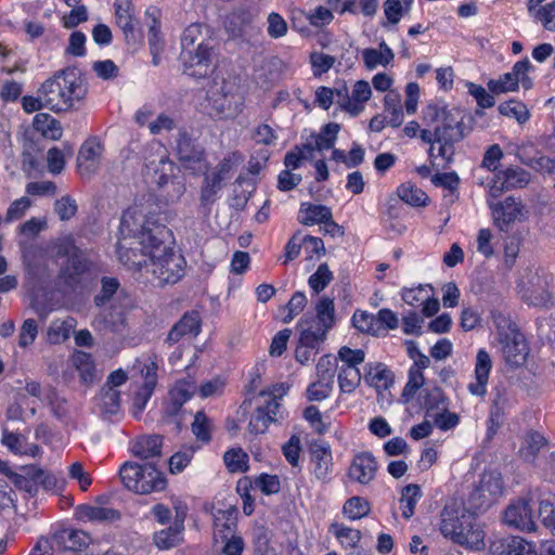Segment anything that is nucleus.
I'll use <instances>...</instances> for the list:
<instances>
[{
	"label": "nucleus",
	"mask_w": 555,
	"mask_h": 555,
	"mask_svg": "<svg viewBox=\"0 0 555 555\" xmlns=\"http://www.w3.org/2000/svg\"><path fill=\"white\" fill-rule=\"evenodd\" d=\"M119 233L117 254L125 267L151 273L160 286L183 278L186 261L171 246L172 232L165 224L145 220L137 209L129 208L120 218Z\"/></svg>",
	"instance_id": "f257e3e1"
},
{
	"label": "nucleus",
	"mask_w": 555,
	"mask_h": 555,
	"mask_svg": "<svg viewBox=\"0 0 555 555\" xmlns=\"http://www.w3.org/2000/svg\"><path fill=\"white\" fill-rule=\"evenodd\" d=\"M38 92L43 94L46 108L62 113L75 108L85 99L87 86L76 69L67 68L47 79Z\"/></svg>",
	"instance_id": "f03ea898"
},
{
	"label": "nucleus",
	"mask_w": 555,
	"mask_h": 555,
	"mask_svg": "<svg viewBox=\"0 0 555 555\" xmlns=\"http://www.w3.org/2000/svg\"><path fill=\"white\" fill-rule=\"evenodd\" d=\"M53 249L57 258H67L59 272V282L74 291L90 271L91 262L85 253L76 246L72 235L59 237L53 243Z\"/></svg>",
	"instance_id": "7ed1b4c3"
},
{
	"label": "nucleus",
	"mask_w": 555,
	"mask_h": 555,
	"mask_svg": "<svg viewBox=\"0 0 555 555\" xmlns=\"http://www.w3.org/2000/svg\"><path fill=\"white\" fill-rule=\"evenodd\" d=\"M440 531L444 538L468 548L483 547L485 531L473 514L443 516Z\"/></svg>",
	"instance_id": "20e7f679"
},
{
	"label": "nucleus",
	"mask_w": 555,
	"mask_h": 555,
	"mask_svg": "<svg viewBox=\"0 0 555 555\" xmlns=\"http://www.w3.org/2000/svg\"><path fill=\"white\" fill-rule=\"evenodd\" d=\"M122 485L139 494H150L166 489L167 479L154 465L127 462L119 469Z\"/></svg>",
	"instance_id": "39448f33"
},
{
	"label": "nucleus",
	"mask_w": 555,
	"mask_h": 555,
	"mask_svg": "<svg viewBox=\"0 0 555 555\" xmlns=\"http://www.w3.org/2000/svg\"><path fill=\"white\" fill-rule=\"evenodd\" d=\"M550 276L540 271L528 270L517 283L518 294L528 306L548 308L553 305L550 293Z\"/></svg>",
	"instance_id": "423d86ee"
},
{
	"label": "nucleus",
	"mask_w": 555,
	"mask_h": 555,
	"mask_svg": "<svg viewBox=\"0 0 555 555\" xmlns=\"http://www.w3.org/2000/svg\"><path fill=\"white\" fill-rule=\"evenodd\" d=\"M151 149L155 151V157L150 156L146 158L147 171L155 173V182L159 185H169L173 194L170 195V201H178L185 192V185L179 181L171 179L170 175L173 170V163L169 159L166 147L159 142H152Z\"/></svg>",
	"instance_id": "0eeeda50"
},
{
	"label": "nucleus",
	"mask_w": 555,
	"mask_h": 555,
	"mask_svg": "<svg viewBox=\"0 0 555 555\" xmlns=\"http://www.w3.org/2000/svg\"><path fill=\"white\" fill-rule=\"evenodd\" d=\"M531 64L528 59L518 61L512 67V70L505 73L496 79H490L487 83L488 90L495 95L518 91L519 86L525 90L532 87V81L528 76Z\"/></svg>",
	"instance_id": "6e6552de"
},
{
	"label": "nucleus",
	"mask_w": 555,
	"mask_h": 555,
	"mask_svg": "<svg viewBox=\"0 0 555 555\" xmlns=\"http://www.w3.org/2000/svg\"><path fill=\"white\" fill-rule=\"evenodd\" d=\"M176 152L182 167L194 175L208 169L204 147L196 143L185 130H180L178 133Z\"/></svg>",
	"instance_id": "1a4fd4ad"
},
{
	"label": "nucleus",
	"mask_w": 555,
	"mask_h": 555,
	"mask_svg": "<svg viewBox=\"0 0 555 555\" xmlns=\"http://www.w3.org/2000/svg\"><path fill=\"white\" fill-rule=\"evenodd\" d=\"M180 60L186 75L194 78H204L212 70V48L202 41L196 48L181 50Z\"/></svg>",
	"instance_id": "9d476101"
},
{
	"label": "nucleus",
	"mask_w": 555,
	"mask_h": 555,
	"mask_svg": "<svg viewBox=\"0 0 555 555\" xmlns=\"http://www.w3.org/2000/svg\"><path fill=\"white\" fill-rule=\"evenodd\" d=\"M22 260L26 278L34 283H42L50 278L48 251L37 244L22 246Z\"/></svg>",
	"instance_id": "9b49d317"
},
{
	"label": "nucleus",
	"mask_w": 555,
	"mask_h": 555,
	"mask_svg": "<svg viewBox=\"0 0 555 555\" xmlns=\"http://www.w3.org/2000/svg\"><path fill=\"white\" fill-rule=\"evenodd\" d=\"M371 96L372 88L366 80L356 81L350 93L345 85L336 90V103L351 116L361 114Z\"/></svg>",
	"instance_id": "f8f14e48"
},
{
	"label": "nucleus",
	"mask_w": 555,
	"mask_h": 555,
	"mask_svg": "<svg viewBox=\"0 0 555 555\" xmlns=\"http://www.w3.org/2000/svg\"><path fill=\"white\" fill-rule=\"evenodd\" d=\"M463 138V126L460 121L444 120L436 127L437 156L444 162L442 167L450 164L454 155L453 143Z\"/></svg>",
	"instance_id": "ddd939ff"
},
{
	"label": "nucleus",
	"mask_w": 555,
	"mask_h": 555,
	"mask_svg": "<svg viewBox=\"0 0 555 555\" xmlns=\"http://www.w3.org/2000/svg\"><path fill=\"white\" fill-rule=\"evenodd\" d=\"M298 221L308 227L323 224L324 231L332 235L339 232V225L334 222L331 208L325 205L301 203Z\"/></svg>",
	"instance_id": "4468645a"
},
{
	"label": "nucleus",
	"mask_w": 555,
	"mask_h": 555,
	"mask_svg": "<svg viewBox=\"0 0 555 555\" xmlns=\"http://www.w3.org/2000/svg\"><path fill=\"white\" fill-rule=\"evenodd\" d=\"M103 152L104 145L96 137L82 143L77 156V169L82 177H90L99 170Z\"/></svg>",
	"instance_id": "2eb2a0df"
},
{
	"label": "nucleus",
	"mask_w": 555,
	"mask_h": 555,
	"mask_svg": "<svg viewBox=\"0 0 555 555\" xmlns=\"http://www.w3.org/2000/svg\"><path fill=\"white\" fill-rule=\"evenodd\" d=\"M504 524L514 529L531 532L537 528L529 500L519 499L512 502L504 511Z\"/></svg>",
	"instance_id": "dca6fc26"
},
{
	"label": "nucleus",
	"mask_w": 555,
	"mask_h": 555,
	"mask_svg": "<svg viewBox=\"0 0 555 555\" xmlns=\"http://www.w3.org/2000/svg\"><path fill=\"white\" fill-rule=\"evenodd\" d=\"M494 224L500 231H506L511 223L522 215V205L515 197L508 196L504 201H488Z\"/></svg>",
	"instance_id": "f3484780"
},
{
	"label": "nucleus",
	"mask_w": 555,
	"mask_h": 555,
	"mask_svg": "<svg viewBox=\"0 0 555 555\" xmlns=\"http://www.w3.org/2000/svg\"><path fill=\"white\" fill-rule=\"evenodd\" d=\"M492 371V359L486 349H479L476 354L473 380L467 385V390L476 397H485Z\"/></svg>",
	"instance_id": "a211bd4d"
},
{
	"label": "nucleus",
	"mask_w": 555,
	"mask_h": 555,
	"mask_svg": "<svg viewBox=\"0 0 555 555\" xmlns=\"http://www.w3.org/2000/svg\"><path fill=\"white\" fill-rule=\"evenodd\" d=\"M325 338L326 337H324L323 334L313 332V327L302 328L295 349L296 361L301 365H306L314 361L320 351V346Z\"/></svg>",
	"instance_id": "6ab92c4d"
},
{
	"label": "nucleus",
	"mask_w": 555,
	"mask_h": 555,
	"mask_svg": "<svg viewBox=\"0 0 555 555\" xmlns=\"http://www.w3.org/2000/svg\"><path fill=\"white\" fill-rule=\"evenodd\" d=\"M377 467V461L372 453L361 452L353 456L347 474L350 480L366 486L374 480Z\"/></svg>",
	"instance_id": "aec40b11"
},
{
	"label": "nucleus",
	"mask_w": 555,
	"mask_h": 555,
	"mask_svg": "<svg viewBox=\"0 0 555 555\" xmlns=\"http://www.w3.org/2000/svg\"><path fill=\"white\" fill-rule=\"evenodd\" d=\"M498 341L506 363L515 366L525 363L528 347L524 335L519 331L507 336L506 339H499Z\"/></svg>",
	"instance_id": "412c9836"
},
{
	"label": "nucleus",
	"mask_w": 555,
	"mask_h": 555,
	"mask_svg": "<svg viewBox=\"0 0 555 555\" xmlns=\"http://www.w3.org/2000/svg\"><path fill=\"white\" fill-rule=\"evenodd\" d=\"M196 391V385L192 380H178L169 390L168 401L165 403L164 413L167 416L178 414L182 405L189 401Z\"/></svg>",
	"instance_id": "4be33fe9"
},
{
	"label": "nucleus",
	"mask_w": 555,
	"mask_h": 555,
	"mask_svg": "<svg viewBox=\"0 0 555 555\" xmlns=\"http://www.w3.org/2000/svg\"><path fill=\"white\" fill-rule=\"evenodd\" d=\"M330 532L336 538L347 555H361L362 533L360 530L340 522H334L330 526Z\"/></svg>",
	"instance_id": "5701e85b"
},
{
	"label": "nucleus",
	"mask_w": 555,
	"mask_h": 555,
	"mask_svg": "<svg viewBox=\"0 0 555 555\" xmlns=\"http://www.w3.org/2000/svg\"><path fill=\"white\" fill-rule=\"evenodd\" d=\"M312 473L317 479L326 481L333 467L332 452L328 446L317 444L311 450Z\"/></svg>",
	"instance_id": "b1692460"
},
{
	"label": "nucleus",
	"mask_w": 555,
	"mask_h": 555,
	"mask_svg": "<svg viewBox=\"0 0 555 555\" xmlns=\"http://www.w3.org/2000/svg\"><path fill=\"white\" fill-rule=\"evenodd\" d=\"M315 317H317V325L313 328V332H318V334H323L326 337L327 332L335 324V304L334 299L327 296H322L319 298L315 304Z\"/></svg>",
	"instance_id": "393cba45"
},
{
	"label": "nucleus",
	"mask_w": 555,
	"mask_h": 555,
	"mask_svg": "<svg viewBox=\"0 0 555 555\" xmlns=\"http://www.w3.org/2000/svg\"><path fill=\"white\" fill-rule=\"evenodd\" d=\"M254 17L255 15L250 9L237 8L225 17L224 28L231 37H242L253 23Z\"/></svg>",
	"instance_id": "a878e982"
},
{
	"label": "nucleus",
	"mask_w": 555,
	"mask_h": 555,
	"mask_svg": "<svg viewBox=\"0 0 555 555\" xmlns=\"http://www.w3.org/2000/svg\"><path fill=\"white\" fill-rule=\"evenodd\" d=\"M361 54L363 64L369 70H373L378 66L387 67L395 59L392 50L385 41L379 43L378 49H363Z\"/></svg>",
	"instance_id": "bb28decb"
},
{
	"label": "nucleus",
	"mask_w": 555,
	"mask_h": 555,
	"mask_svg": "<svg viewBox=\"0 0 555 555\" xmlns=\"http://www.w3.org/2000/svg\"><path fill=\"white\" fill-rule=\"evenodd\" d=\"M420 404L426 410L427 416H433L434 412L447 410L448 399L440 387H427L421 390L418 397Z\"/></svg>",
	"instance_id": "cd10ccee"
},
{
	"label": "nucleus",
	"mask_w": 555,
	"mask_h": 555,
	"mask_svg": "<svg viewBox=\"0 0 555 555\" xmlns=\"http://www.w3.org/2000/svg\"><path fill=\"white\" fill-rule=\"evenodd\" d=\"M383 102L385 122L392 128L400 127L404 118L400 93L398 91H389L384 96Z\"/></svg>",
	"instance_id": "c85d7f7f"
},
{
	"label": "nucleus",
	"mask_w": 555,
	"mask_h": 555,
	"mask_svg": "<svg viewBox=\"0 0 555 555\" xmlns=\"http://www.w3.org/2000/svg\"><path fill=\"white\" fill-rule=\"evenodd\" d=\"M201 331V321L197 312L185 313L170 330L167 340L178 343L185 335L196 336Z\"/></svg>",
	"instance_id": "c756f323"
},
{
	"label": "nucleus",
	"mask_w": 555,
	"mask_h": 555,
	"mask_svg": "<svg viewBox=\"0 0 555 555\" xmlns=\"http://www.w3.org/2000/svg\"><path fill=\"white\" fill-rule=\"evenodd\" d=\"M365 382L377 390H387L393 384V374L383 363H370L366 365Z\"/></svg>",
	"instance_id": "7c9ffc66"
},
{
	"label": "nucleus",
	"mask_w": 555,
	"mask_h": 555,
	"mask_svg": "<svg viewBox=\"0 0 555 555\" xmlns=\"http://www.w3.org/2000/svg\"><path fill=\"white\" fill-rule=\"evenodd\" d=\"M183 520L176 521L173 526L156 531L153 535L154 544L158 550L165 551L177 546L182 541Z\"/></svg>",
	"instance_id": "2f4dec72"
},
{
	"label": "nucleus",
	"mask_w": 555,
	"mask_h": 555,
	"mask_svg": "<svg viewBox=\"0 0 555 555\" xmlns=\"http://www.w3.org/2000/svg\"><path fill=\"white\" fill-rule=\"evenodd\" d=\"M95 401L105 418L116 415L120 410V392L113 387H103Z\"/></svg>",
	"instance_id": "473e14b6"
},
{
	"label": "nucleus",
	"mask_w": 555,
	"mask_h": 555,
	"mask_svg": "<svg viewBox=\"0 0 555 555\" xmlns=\"http://www.w3.org/2000/svg\"><path fill=\"white\" fill-rule=\"evenodd\" d=\"M162 444L160 436H143L135 440L131 450L135 456L149 460L160 455Z\"/></svg>",
	"instance_id": "72a5a7b5"
},
{
	"label": "nucleus",
	"mask_w": 555,
	"mask_h": 555,
	"mask_svg": "<svg viewBox=\"0 0 555 555\" xmlns=\"http://www.w3.org/2000/svg\"><path fill=\"white\" fill-rule=\"evenodd\" d=\"M76 325L77 321L73 317L52 321L47 332L49 343L53 345L64 343L70 337Z\"/></svg>",
	"instance_id": "f704fd0d"
},
{
	"label": "nucleus",
	"mask_w": 555,
	"mask_h": 555,
	"mask_svg": "<svg viewBox=\"0 0 555 555\" xmlns=\"http://www.w3.org/2000/svg\"><path fill=\"white\" fill-rule=\"evenodd\" d=\"M422 498V490L418 485L410 483L402 488L399 499V508L404 519H410L414 513L418 501Z\"/></svg>",
	"instance_id": "c9c22d12"
},
{
	"label": "nucleus",
	"mask_w": 555,
	"mask_h": 555,
	"mask_svg": "<svg viewBox=\"0 0 555 555\" xmlns=\"http://www.w3.org/2000/svg\"><path fill=\"white\" fill-rule=\"evenodd\" d=\"M115 16L118 27L126 36L134 31L133 11L134 7L131 0H115Z\"/></svg>",
	"instance_id": "e433bc0d"
},
{
	"label": "nucleus",
	"mask_w": 555,
	"mask_h": 555,
	"mask_svg": "<svg viewBox=\"0 0 555 555\" xmlns=\"http://www.w3.org/2000/svg\"><path fill=\"white\" fill-rule=\"evenodd\" d=\"M100 319L114 333L122 334L128 327L126 311L121 307L112 305L103 308Z\"/></svg>",
	"instance_id": "4c0bfd02"
},
{
	"label": "nucleus",
	"mask_w": 555,
	"mask_h": 555,
	"mask_svg": "<svg viewBox=\"0 0 555 555\" xmlns=\"http://www.w3.org/2000/svg\"><path fill=\"white\" fill-rule=\"evenodd\" d=\"M33 126L36 131L52 140H59L63 133L60 121L47 113L36 114Z\"/></svg>",
	"instance_id": "58836bf2"
},
{
	"label": "nucleus",
	"mask_w": 555,
	"mask_h": 555,
	"mask_svg": "<svg viewBox=\"0 0 555 555\" xmlns=\"http://www.w3.org/2000/svg\"><path fill=\"white\" fill-rule=\"evenodd\" d=\"M78 517L89 521H114L119 519V513L111 507L95 505H80L78 507Z\"/></svg>",
	"instance_id": "ea45409f"
},
{
	"label": "nucleus",
	"mask_w": 555,
	"mask_h": 555,
	"mask_svg": "<svg viewBox=\"0 0 555 555\" xmlns=\"http://www.w3.org/2000/svg\"><path fill=\"white\" fill-rule=\"evenodd\" d=\"M341 513L348 520H360L371 513V504L363 496H351L344 503Z\"/></svg>",
	"instance_id": "a19ab883"
},
{
	"label": "nucleus",
	"mask_w": 555,
	"mask_h": 555,
	"mask_svg": "<svg viewBox=\"0 0 555 555\" xmlns=\"http://www.w3.org/2000/svg\"><path fill=\"white\" fill-rule=\"evenodd\" d=\"M337 369V358L333 354H324L315 365V379L320 383H326L334 388Z\"/></svg>",
	"instance_id": "79ce46f5"
},
{
	"label": "nucleus",
	"mask_w": 555,
	"mask_h": 555,
	"mask_svg": "<svg viewBox=\"0 0 555 555\" xmlns=\"http://www.w3.org/2000/svg\"><path fill=\"white\" fill-rule=\"evenodd\" d=\"M399 198L410 206L422 207L426 206L428 202L427 194L411 182H405L397 188Z\"/></svg>",
	"instance_id": "37998d69"
},
{
	"label": "nucleus",
	"mask_w": 555,
	"mask_h": 555,
	"mask_svg": "<svg viewBox=\"0 0 555 555\" xmlns=\"http://www.w3.org/2000/svg\"><path fill=\"white\" fill-rule=\"evenodd\" d=\"M223 181L224 179L214 175L212 172L205 176L203 185L201 188L202 206L208 207L217 201L218 193L222 189Z\"/></svg>",
	"instance_id": "c03bdc74"
},
{
	"label": "nucleus",
	"mask_w": 555,
	"mask_h": 555,
	"mask_svg": "<svg viewBox=\"0 0 555 555\" xmlns=\"http://www.w3.org/2000/svg\"><path fill=\"white\" fill-rule=\"evenodd\" d=\"M215 516V535L222 539L223 534L230 537L236 530V512L234 509H219Z\"/></svg>",
	"instance_id": "a18cd8bd"
},
{
	"label": "nucleus",
	"mask_w": 555,
	"mask_h": 555,
	"mask_svg": "<svg viewBox=\"0 0 555 555\" xmlns=\"http://www.w3.org/2000/svg\"><path fill=\"white\" fill-rule=\"evenodd\" d=\"M223 462L230 473H245L249 468V456L240 447L231 448L223 454Z\"/></svg>",
	"instance_id": "49530a36"
},
{
	"label": "nucleus",
	"mask_w": 555,
	"mask_h": 555,
	"mask_svg": "<svg viewBox=\"0 0 555 555\" xmlns=\"http://www.w3.org/2000/svg\"><path fill=\"white\" fill-rule=\"evenodd\" d=\"M496 177H499L508 189L521 188L529 182L528 172L518 166L498 171Z\"/></svg>",
	"instance_id": "de8ad7c7"
},
{
	"label": "nucleus",
	"mask_w": 555,
	"mask_h": 555,
	"mask_svg": "<svg viewBox=\"0 0 555 555\" xmlns=\"http://www.w3.org/2000/svg\"><path fill=\"white\" fill-rule=\"evenodd\" d=\"M479 491L482 496L488 493L490 499H495L503 493V480L496 472L485 473L480 480Z\"/></svg>",
	"instance_id": "09e8293b"
},
{
	"label": "nucleus",
	"mask_w": 555,
	"mask_h": 555,
	"mask_svg": "<svg viewBox=\"0 0 555 555\" xmlns=\"http://www.w3.org/2000/svg\"><path fill=\"white\" fill-rule=\"evenodd\" d=\"M337 379L340 391L344 393H351L361 383V372L359 369L340 366Z\"/></svg>",
	"instance_id": "8fccbe9b"
},
{
	"label": "nucleus",
	"mask_w": 555,
	"mask_h": 555,
	"mask_svg": "<svg viewBox=\"0 0 555 555\" xmlns=\"http://www.w3.org/2000/svg\"><path fill=\"white\" fill-rule=\"evenodd\" d=\"M352 325L361 333L378 335L376 315L363 310L354 311L351 318Z\"/></svg>",
	"instance_id": "3c124183"
},
{
	"label": "nucleus",
	"mask_w": 555,
	"mask_h": 555,
	"mask_svg": "<svg viewBox=\"0 0 555 555\" xmlns=\"http://www.w3.org/2000/svg\"><path fill=\"white\" fill-rule=\"evenodd\" d=\"M340 130V126L335 122L326 124L322 127L319 134L314 139V147L318 151L331 150L334 147L337 140V134Z\"/></svg>",
	"instance_id": "603ef678"
},
{
	"label": "nucleus",
	"mask_w": 555,
	"mask_h": 555,
	"mask_svg": "<svg viewBox=\"0 0 555 555\" xmlns=\"http://www.w3.org/2000/svg\"><path fill=\"white\" fill-rule=\"evenodd\" d=\"M503 555H539L531 542L520 538L511 537L505 541Z\"/></svg>",
	"instance_id": "864d4df0"
},
{
	"label": "nucleus",
	"mask_w": 555,
	"mask_h": 555,
	"mask_svg": "<svg viewBox=\"0 0 555 555\" xmlns=\"http://www.w3.org/2000/svg\"><path fill=\"white\" fill-rule=\"evenodd\" d=\"M191 429L198 441L208 443L211 440L212 424L203 411L195 414Z\"/></svg>",
	"instance_id": "5fc2aeb1"
},
{
	"label": "nucleus",
	"mask_w": 555,
	"mask_h": 555,
	"mask_svg": "<svg viewBox=\"0 0 555 555\" xmlns=\"http://www.w3.org/2000/svg\"><path fill=\"white\" fill-rule=\"evenodd\" d=\"M119 288V282L115 278L104 276L101 280V291L94 297V305L98 308H105Z\"/></svg>",
	"instance_id": "6e6d98bb"
},
{
	"label": "nucleus",
	"mask_w": 555,
	"mask_h": 555,
	"mask_svg": "<svg viewBox=\"0 0 555 555\" xmlns=\"http://www.w3.org/2000/svg\"><path fill=\"white\" fill-rule=\"evenodd\" d=\"M73 364L79 371L85 383L91 382L94 376V363L92 356L85 351H76L73 354Z\"/></svg>",
	"instance_id": "4d7b16f0"
},
{
	"label": "nucleus",
	"mask_w": 555,
	"mask_h": 555,
	"mask_svg": "<svg viewBox=\"0 0 555 555\" xmlns=\"http://www.w3.org/2000/svg\"><path fill=\"white\" fill-rule=\"evenodd\" d=\"M433 287L429 284L418 285L417 287L405 288L402 291V300L412 307H422L425 300H427L433 292Z\"/></svg>",
	"instance_id": "13d9d810"
},
{
	"label": "nucleus",
	"mask_w": 555,
	"mask_h": 555,
	"mask_svg": "<svg viewBox=\"0 0 555 555\" xmlns=\"http://www.w3.org/2000/svg\"><path fill=\"white\" fill-rule=\"evenodd\" d=\"M498 109L500 114L507 117H513L519 124L526 122L530 117L529 111L527 109L526 105L516 100H509L501 103Z\"/></svg>",
	"instance_id": "bf43d9fd"
},
{
	"label": "nucleus",
	"mask_w": 555,
	"mask_h": 555,
	"mask_svg": "<svg viewBox=\"0 0 555 555\" xmlns=\"http://www.w3.org/2000/svg\"><path fill=\"white\" fill-rule=\"evenodd\" d=\"M491 318L496 330L498 340L506 339L507 336L519 331L511 318L501 311H492Z\"/></svg>",
	"instance_id": "052dcab7"
},
{
	"label": "nucleus",
	"mask_w": 555,
	"mask_h": 555,
	"mask_svg": "<svg viewBox=\"0 0 555 555\" xmlns=\"http://www.w3.org/2000/svg\"><path fill=\"white\" fill-rule=\"evenodd\" d=\"M465 87L469 95L475 99L477 105L480 108H491L494 106V94H492L490 91H487L482 86L472 81H466Z\"/></svg>",
	"instance_id": "680f3d73"
},
{
	"label": "nucleus",
	"mask_w": 555,
	"mask_h": 555,
	"mask_svg": "<svg viewBox=\"0 0 555 555\" xmlns=\"http://www.w3.org/2000/svg\"><path fill=\"white\" fill-rule=\"evenodd\" d=\"M333 280V273L326 263L318 267L317 271L308 280L309 287L315 294L321 293Z\"/></svg>",
	"instance_id": "e2e57ef3"
},
{
	"label": "nucleus",
	"mask_w": 555,
	"mask_h": 555,
	"mask_svg": "<svg viewBox=\"0 0 555 555\" xmlns=\"http://www.w3.org/2000/svg\"><path fill=\"white\" fill-rule=\"evenodd\" d=\"M282 453L288 464L300 472L299 459L301 453V441L297 435H292L288 441L282 446Z\"/></svg>",
	"instance_id": "0e129e2a"
},
{
	"label": "nucleus",
	"mask_w": 555,
	"mask_h": 555,
	"mask_svg": "<svg viewBox=\"0 0 555 555\" xmlns=\"http://www.w3.org/2000/svg\"><path fill=\"white\" fill-rule=\"evenodd\" d=\"M251 139L256 144L274 146L279 135L275 129H273L270 125L262 122L254 128L251 132Z\"/></svg>",
	"instance_id": "69168bd1"
},
{
	"label": "nucleus",
	"mask_w": 555,
	"mask_h": 555,
	"mask_svg": "<svg viewBox=\"0 0 555 555\" xmlns=\"http://www.w3.org/2000/svg\"><path fill=\"white\" fill-rule=\"evenodd\" d=\"M539 516L542 524L555 535V495L540 501Z\"/></svg>",
	"instance_id": "338daca9"
},
{
	"label": "nucleus",
	"mask_w": 555,
	"mask_h": 555,
	"mask_svg": "<svg viewBox=\"0 0 555 555\" xmlns=\"http://www.w3.org/2000/svg\"><path fill=\"white\" fill-rule=\"evenodd\" d=\"M530 15L540 22L546 30H555V2L542 5L531 12Z\"/></svg>",
	"instance_id": "774afa93"
}]
</instances>
